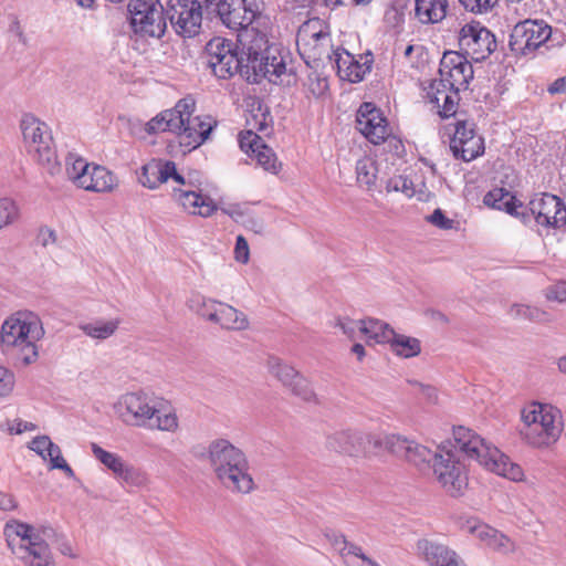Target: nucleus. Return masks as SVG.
I'll return each instance as SVG.
<instances>
[{
	"instance_id": "1",
	"label": "nucleus",
	"mask_w": 566,
	"mask_h": 566,
	"mask_svg": "<svg viewBox=\"0 0 566 566\" xmlns=\"http://www.w3.org/2000/svg\"><path fill=\"white\" fill-rule=\"evenodd\" d=\"M196 101L187 96L177 102L175 107L165 109L146 123L148 134L170 132L177 135L184 153L202 145L209 137L217 122L210 116H195Z\"/></svg>"
},
{
	"instance_id": "2",
	"label": "nucleus",
	"mask_w": 566,
	"mask_h": 566,
	"mask_svg": "<svg viewBox=\"0 0 566 566\" xmlns=\"http://www.w3.org/2000/svg\"><path fill=\"white\" fill-rule=\"evenodd\" d=\"M114 411L126 424L151 428L175 433L179 430V417L164 398L144 390L123 394L114 403Z\"/></svg>"
},
{
	"instance_id": "3",
	"label": "nucleus",
	"mask_w": 566,
	"mask_h": 566,
	"mask_svg": "<svg viewBox=\"0 0 566 566\" xmlns=\"http://www.w3.org/2000/svg\"><path fill=\"white\" fill-rule=\"evenodd\" d=\"M3 535L11 554L22 566H57L48 539L53 528L9 520Z\"/></svg>"
},
{
	"instance_id": "4",
	"label": "nucleus",
	"mask_w": 566,
	"mask_h": 566,
	"mask_svg": "<svg viewBox=\"0 0 566 566\" xmlns=\"http://www.w3.org/2000/svg\"><path fill=\"white\" fill-rule=\"evenodd\" d=\"M207 459L217 480L229 492L249 494L255 489L247 454L229 440H212L207 448Z\"/></svg>"
},
{
	"instance_id": "5",
	"label": "nucleus",
	"mask_w": 566,
	"mask_h": 566,
	"mask_svg": "<svg viewBox=\"0 0 566 566\" xmlns=\"http://www.w3.org/2000/svg\"><path fill=\"white\" fill-rule=\"evenodd\" d=\"M454 449L468 461L509 480L518 482L524 478L522 467L514 463L494 444L485 440L470 428L459 426L453 428Z\"/></svg>"
},
{
	"instance_id": "6",
	"label": "nucleus",
	"mask_w": 566,
	"mask_h": 566,
	"mask_svg": "<svg viewBox=\"0 0 566 566\" xmlns=\"http://www.w3.org/2000/svg\"><path fill=\"white\" fill-rule=\"evenodd\" d=\"M45 335L40 316L32 311L21 310L8 316L1 326V344L23 365L34 363L39 357L38 342Z\"/></svg>"
},
{
	"instance_id": "7",
	"label": "nucleus",
	"mask_w": 566,
	"mask_h": 566,
	"mask_svg": "<svg viewBox=\"0 0 566 566\" xmlns=\"http://www.w3.org/2000/svg\"><path fill=\"white\" fill-rule=\"evenodd\" d=\"M242 54L245 55L248 78L254 83L266 78L276 84L286 73L285 57L281 50L269 45L268 32L245 31L240 35Z\"/></svg>"
},
{
	"instance_id": "8",
	"label": "nucleus",
	"mask_w": 566,
	"mask_h": 566,
	"mask_svg": "<svg viewBox=\"0 0 566 566\" xmlns=\"http://www.w3.org/2000/svg\"><path fill=\"white\" fill-rule=\"evenodd\" d=\"M522 421V439L536 449L555 444L564 429L560 410L548 403H531L523 409Z\"/></svg>"
},
{
	"instance_id": "9",
	"label": "nucleus",
	"mask_w": 566,
	"mask_h": 566,
	"mask_svg": "<svg viewBox=\"0 0 566 566\" xmlns=\"http://www.w3.org/2000/svg\"><path fill=\"white\" fill-rule=\"evenodd\" d=\"M263 0H218L216 13L221 23L240 35L245 31L253 33L265 32L270 25V18L264 13Z\"/></svg>"
},
{
	"instance_id": "10",
	"label": "nucleus",
	"mask_w": 566,
	"mask_h": 566,
	"mask_svg": "<svg viewBox=\"0 0 566 566\" xmlns=\"http://www.w3.org/2000/svg\"><path fill=\"white\" fill-rule=\"evenodd\" d=\"M27 153L50 175L60 171V163L50 127L33 114H24L20 122Z\"/></svg>"
},
{
	"instance_id": "11",
	"label": "nucleus",
	"mask_w": 566,
	"mask_h": 566,
	"mask_svg": "<svg viewBox=\"0 0 566 566\" xmlns=\"http://www.w3.org/2000/svg\"><path fill=\"white\" fill-rule=\"evenodd\" d=\"M433 476L443 491L451 497H461L469 486V476L464 464L452 450L439 447L432 464Z\"/></svg>"
},
{
	"instance_id": "12",
	"label": "nucleus",
	"mask_w": 566,
	"mask_h": 566,
	"mask_svg": "<svg viewBox=\"0 0 566 566\" xmlns=\"http://www.w3.org/2000/svg\"><path fill=\"white\" fill-rule=\"evenodd\" d=\"M127 10L134 33L149 38L165 34L166 9L158 0H129Z\"/></svg>"
},
{
	"instance_id": "13",
	"label": "nucleus",
	"mask_w": 566,
	"mask_h": 566,
	"mask_svg": "<svg viewBox=\"0 0 566 566\" xmlns=\"http://www.w3.org/2000/svg\"><path fill=\"white\" fill-rule=\"evenodd\" d=\"M566 205L564 201L552 193L535 195L527 203L523 206L520 219L527 224L532 220L537 226L544 228L560 229L566 223Z\"/></svg>"
},
{
	"instance_id": "14",
	"label": "nucleus",
	"mask_w": 566,
	"mask_h": 566,
	"mask_svg": "<svg viewBox=\"0 0 566 566\" xmlns=\"http://www.w3.org/2000/svg\"><path fill=\"white\" fill-rule=\"evenodd\" d=\"M210 3L211 0H169L166 18L178 35L193 38L201 30L203 4L208 7Z\"/></svg>"
},
{
	"instance_id": "15",
	"label": "nucleus",
	"mask_w": 566,
	"mask_h": 566,
	"mask_svg": "<svg viewBox=\"0 0 566 566\" xmlns=\"http://www.w3.org/2000/svg\"><path fill=\"white\" fill-rule=\"evenodd\" d=\"M552 36V27L544 20L527 19L514 25L509 41L516 56L533 55Z\"/></svg>"
},
{
	"instance_id": "16",
	"label": "nucleus",
	"mask_w": 566,
	"mask_h": 566,
	"mask_svg": "<svg viewBox=\"0 0 566 566\" xmlns=\"http://www.w3.org/2000/svg\"><path fill=\"white\" fill-rule=\"evenodd\" d=\"M459 45L467 57L481 62L496 49L495 35L480 22L465 23L459 32Z\"/></svg>"
},
{
	"instance_id": "17",
	"label": "nucleus",
	"mask_w": 566,
	"mask_h": 566,
	"mask_svg": "<svg viewBox=\"0 0 566 566\" xmlns=\"http://www.w3.org/2000/svg\"><path fill=\"white\" fill-rule=\"evenodd\" d=\"M268 370L291 394L306 402L317 403L318 398L311 381L292 365L281 358L271 356L266 361Z\"/></svg>"
},
{
	"instance_id": "18",
	"label": "nucleus",
	"mask_w": 566,
	"mask_h": 566,
	"mask_svg": "<svg viewBox=\"0 0 566 566\" xmlns=\"http://www.w3.org/2000/svg\"><path fill=\"white\" fill-rule=\"evenodd\" d=\"M440 80L457 92L464 91L473 80L474 70L464 54L455 51L446 52L439 66Z\"/></svg>"
},
{
	"instance_id": "19",
	"label": "nucleus",
	"mask_w": 566,
	"mask_h": 566,
	"mask_svg": "<svg viewBox=\"0 0 566 566\" xmlns=\"http://www.w3.org/2000/svg\"><path fill=\"white\" fill-rule=\"evenodd\" d=\"M374 434L365 433L353 429L335 431L326 437V449L347 457H365L369 447L377 443L373 440Z\"/></svg>"
},
{
	"instance_id": "20",
	"label": "nucleus",
	"mask_w": 566,
	"mask_h": 566,
	"mask_svg": "<svg viewBox=\"0 0 566 566\" xmlns=\"http://www.w3.org/2000/svg\"><path fill=\"white\" fill-rule=\"evenodd\" d=\"M450 149L457 159L471 161L484 153V140L475 132V124L468 120H458L450 140Z\"/></svg>"
},
{
	"instance_id": "21",
	"label": "nucleus",
	"mask_w": 566,
	"mask_h": 566,
	"mask_svg": "<svg viewBox=\"0 0 566 566\" xmlns=\"http://www.w3.org/2000/svg\"><path fill=\"white\" fill-rule=\"evenodd\" d=\"M357 129L374 145L384 143L391 134L380 109L371 103H363L357 111Z\"/></svg>"
},
{
	"instance_id": "22",
	"label": "nucleus",
	"mask_w": 566,
	"mask_h": 566,
	"mask_svg": "<svg viewBox=\"0 0 566 566\" xmlns=\"http://www.w3.org/2000/svg\"><path fill=\"white\" fill-rule=\"evenodd\" d=\"M239 145L242 151L255 158L265 171L276 175L281 170L282 165L277 161L275 153L254 132L240 133Z\"/></svg>"
},
{
	"instance_id": "23",
	"label": "nucleus",
	"mask_w": 566,
	"mask_h": 566,
	"mask_svg": "<svg viewBox=\"0 0 566 566\" xmlns=\"http://www.w3.org/2000/svg\"><path fill=\"white\" fill-rule=\"evenodd\" d=\"M417 551L428 566H468L454 549L438 541L421 538Z\"/></svg>"
},
{
	"instance_id": "24",
	"label": "nucleus",
	"mask_w": 566,
	"mask_h": 566,
	"mask_svg": "<svg viewBox=\"0 0 566 566\" xmlns=\"http://www.w3.org/2000/svg\"><path fill=\"white\" fill-rule=\"evenodd\" d=\"M427 98L434 107L438 114L443 118L452 117L457 114L459 106V92L451 88L447 83L433 80L427 88Z\"/></svg>"
},
{
	"instance_id": "25",
	"label": "nucleus",
	"mask_w": 566,
	"mask_h": 566,
	"mask_svg": "<svg viewBox=\"0 0 566 566\" xmlns=\"http://www.w3.org/2000/svg\"><path fill=\"white\" fill-rule=\"evenodd\" d=\"M91 449L101 463L126 483L137 484L144 479L142 472L127 464L118 454L104 450L97 443H92Z\"/></svg>"
},
{
	"instance_id": "26",
	"label": "nucleus",
	"mask_w": 566,
	"mask_h": 566,
	"mask_svg": "<svg viewBox=\"0 0 566 566\" xmlns=\"http://www.w3.org/2000/svg\"><path fill=\"white\" fill-rule=\"evenodd\" d=\"M171 198L185 212L192 216L207 218L217 210L213 200L201 192H171Z\"/></svg>"
},
{
	"instance_id": "27",
	"label": "nucleus",
	"mask_w": 566,
	"mask_h": 566,
	"mask_svg": "<svg viewBox=\"0 0 566 566\" xmlns=\"http://www.w3.org/2000/svg\"><path fill=\"white\" fill-rule=\"evenodd\" d=\"M296 45L307 64L310 60L316 62L323 60V57L332 59L331 53L333 50L329 30L312 36L310 41L305 39L296 40Z\"/></svg>"
},
{
	"instance_id": "28",
	"label": "nucleus",
	"mask_w": 566,
	"mask_h": 566,
	"mask_svg": "<svg viewBox=\"0 0 566 566\" xmlns=\"http://www.w3.org/2000/svg\"><path fill=\"white\" fill-rule=\"evenodd\" d=\"M119 186L118 177L105 166L92 164L87 172V179L81 189L97 193H109Z\"/></svg>"
},
{
	"instance_id": "29",
	"label": "nucleus",
	"mask_w": 566,
	"mask_h": 566,
	"mask_svg": "<svg viewBox=\"0 0 566 566\" xmlns=\"http://www.w3.org/2000/svg\"><path fill=\"white\" fill-rule=\"evenodd\" d=\"M214 317L212 323L226 331L241 332L250 326L248 316L227 303H219Z\"/></svg>"
},
{
	"instance_id": "30",
	"label": "nucleus",
	"mask_w": 566,
	"mask_h": 566,
	"mask_svg": "<svg viewBox=\"0 0 566 566\" xmlns=\"http://www.w3.org/2000/svg\"><path fill=\"white\" fill-rule=\"evenodd\" d=\"M484 205L488 207L503 210L506 213L518 218L523 208L522 202L505 188H494L490 190L483 198Z\"/></svg>"
},
{
	"instance_id": "31",
	"label": "nucleus",
	"mask_w": 566,
	"mask_h": 566,
	"mask_svg": "<svg viewBox=\"0 0 566 566\" xmlns=\"http://www.w3.org/2000/svg\"><path fill=\"white\" fill-rule=\"evenodd\" d=\"M448 0H416V18L421 23H438L447 15Z\"/></svg>"
},
{
	"instance_id": "32",
	"label": "nucleus",
	"mask_w": 566,
	"mask_h": 566,
	"mask_svg": "<svg viewBox=\"0 0 566 566\" xmlns=\"http://www.w3.org/2000/svg\"><path fill=\"white\" fill-rule=\"evenodd\" d=\"M360 325L367 345L388 344L395 331L389 324L370 317L360 319Z\"/></svg>"
},
{
	"instance_id": "33",
	"label": "nucleus",
	"mask_w": 566,
	"mask_h": 566,
	"mask_svg": "<svg viewBox=\"0 0 566 566\" xmlns=\"http://www.w3.org/2000/svg\"><path fill=\"white\" fill-rule=\"evenodd\" d=\"M388 345L396 356L406 359L417 357L421 353V343L418 338L398 334L395 331Z\"/></svg>"
},
{
	"instance_id": "34",
	"label": "nucleus",
	"mask_w": 566,
	"mask_h": 566,
	"mask_svg": "<svg viewBox=\"0 0 566 566\" xmlns=\"http://www.w3.org/2000/svg\"><path fill=\"white\" fill-rule=\"evenodd\" d=\"M91 163H88L83 157L78 156L75 153H70L65 158V171L67 178L77 187L82 188L84 182L87 179V172L91 168Z\"/></svg>"
},
{
	"instance_id": "35",
	"label": "nucleus",
	"mask_w": 566,
	"mask_h": 566,
	"mask_svg": "<svg viewBox=\"0 0 566 566\" xmlns=\"http://www.w3.org/2000/svg\"><path fill=\"white\" fill-rule=\"evenodd\" d=\"M243 59H239L234 49L229 52H226L224 57H218L217 61L210 62L209 67L212 70L213 74L219 78H229L239 70L245 67L243 64Z\"/></svg>"
},
{
	"instance_id": "36",
	"label": "nucleus",
	"mask_w": 566,
	"mask_h": 566,
	"mask_svg": "<svg viewBox=\"0 0 566 566\" xmlns=\"http://www.w3.org/2000/svg\"><path fill=\"white\" fill-rule=\"evenodd\" d=\"M373 440H377V443H373L374 449H385L401 459L406 458L412 441L399 434H374Z\"/></svg>"
},
{
	"instance_id": "37",
	"label": "nucleus",
	"mask_w": 566,
	"mask_h": 566,
	"mask_svg": "<svg viewBox=\"0 0 566 566\" xmlns=\"http://www.w3.org/2000/svg\"><path fill=\"white\" fill-rule=\"evenodd\" d=\"M119 319H98L80 326L85 335L94 339H107L115 334L119 326Z\"/></svg>"
},
{
	"instance_id": "38",
	"label": "nucleus",
	"mask_w": 566,
	"mask_h": 566,
	"mask_svg": "<svg viewBox=\"0 0 566 566\" xmlns=\"http://www.w3.org/2000/svg\"><path fill=\"white\" fill-rule=\"evenodd\" d=\"M377 172L376 161L371 157L365 156L357 160L356 178L359 186L371 189L375 186Z\"/></svg>"
},
{
	"instance_id": "39",
	"label": "nucleus",
	"mask_w": 566,
	"mask_h": 566,
	"mask_svg": "<svg viewBox=\"0 0 566 566\" xmlns=\"http://www.w3.org/2000/svg\"><path fill=\"white\" fill-rule=\"evenodd\" d=\"M219 301L207 298L200 294H193L187 302L188 307L201 316L203 319L212 323L219 306Z\"/></svg>"
},
{
	"instance_id": "40",
	"label": "nucleus",
	"mask_w": 566,
	"mask_h": 566,
	"mask_svg": "<svg viewBox=\"0 0 566 566\" xmlns=\"http://www.w3.org/2000/svg\"><path fill=\"white\" fill-rule=\"evenodd\" d=\"M373 62L374 59L370 52L355 56L348 73L345 74L346 81L350 83L363 81L365 75L370 72Z\"/></svg>"
},
{
	"instance_id": "41",
	"label": "nucleus",
	"mask_w": 566,
	"mask_h": 566,
	"mask_svg": "<svg viewBox=\"0 0 566 566\" xmlns=\"http://www.w3.org/2000/svg\"><path fill=\"white\" fill-rule=\"evenodd\" d=\"M434 457L436 451H432L412 440L405 460L418 468H421L422 465L430 463L432 465L434 463Z\"/></svg>"
},
{
	"instance_id": "42",
	"label": "nucleus",
	"mask_w": 566,
	"mask_h": 566,
	"mask_svg": "<svg viewBox=\"0 0 566 566\" xmlns=\"http://www.w3.org/2000/svg\"><path fill=\"white\" fill-rule=\"evenodd\" d=\"M510 315L520 318V319H528L532 322H549L551 316L547 312L526 304H513L510 308Z\"/></svg>"
},
{
	"instance_id": "43",
	"label": "nucleus",
	"mask_w": 566,
	"mask_h": 566,
	"mask_svg": "<svg viewBox=\"0 0 566 566\" xmlns=\"http://www.w3.org/2000/svg\"><path fill=\"white\" fill-rule=\"evenodd\" d=\"M20 219V207L11 198H0V231L17 223Z\"/></svg>"
},
{
	"instance_id": "44",
	"label": "nucleus",
	"mask_w": 566,
	"mask_h": 566,
	"mask_svg": "<svg viewBox=\"0 0 566 566\" xmlns=\"http://www.w3.org/2000/svg\"><path fill=\"white\" fill-rule=\"evenodd\" d=\"M329 30L325 21L319 18H312L302 23L296 33V40L305 39L310 41L312 36Z\"/></svg>"
},
{
	"instance_id": "45",
	"label": "nucleus",
	"mask_w": 566,
	"mask_h": 566,
	"mask_svg": "<svg viewBox=\"0 0 566 566\" xmlns=\"http://www.w3.org/2000/svg\"><path fill=\"white\" fill-rule=\"evenodd\" d=\"M165 161L166 160L157 159V160H151L150 163L144 165L142 167V172L138 178L139 182L148 189H156L161 184H164L165 180L163 178H159L157 172L154 171V174H151V171H146V169H148L153 166H155L157 169L163 168L161 166L165 165Z\"/></svg>"
},
{
	"instance_id": "46",
	"label": "nucleus",
	"mask_w": 566,
	"mask_h": 566,
	"mask_svg": "<svg viewBox=\"0 0 566 566\" xmlns=\"http://www.w3.org/2000/svg\"><path fill=\"white\" fill-rule=\"evenodd\" d=\"M233 49L232 42L223 39V38H213L206 45V53L208 57V64L210 62H214L218 57H224L226 52H229Z\"/></svg>"
},
{
	"instance_id": "47",
	"label": "nucleus",
	"mask_w": 566,
	"mask_h": 566,
	"mask_svg": "<svg viewBox=\"0 0 566 566\" xmlns=\"http://www.w3.org/2000/svg\"><path fill=\"white\" fill-rule=\"evenodd\" d=\"M48 455L50 462V470L59 469L62 470L69 478L75 476L73 469L64 460L60 447L55 444L53 441L49 447Z\"/></svg>"
},
{
	"instance_id": "48",
	"label": "nucleus",
	"mask_w": 566,
	"mask_h": 566,
	"mask_svg": "<svg viewBox=\"0 0 566 566\" xmlns=\"http://www.w3.org/2000/svg\"><path fill=\"white\" fill-rule=\"evenodd\" d=\"M331 55H332V59H329V60L334 61L336 69H337L338 76L342 80L346 81L345 74L348 73L350 65L355 59V55H353L352 53H349L347 50H345L343 48H337L336 50H333Z\"/></svg>"
},
{
	"instance_id": "49",
	"label": "nucleus",
	"mask_w": 566,
	"mask_h": 566,
	"mask_svg": "<svg viewBox=\"0 0 566 566\" xmlns=\"http://www.w3.org/2000/svg\"><path fill=\"white\" fill-rule=\"evenodd\" d=\"M387 191L403 193L407 198H412L416 193L415 185L408 177L399 175L394 176L387 181Z\"/></svg>"
},
{
	"instance_id": "50",
	"label": "nucleus",
	"mask_w": 566,
	"mask_h": 566,
	"mask_svg": "<svg viewBox=\"0 0 566 566\" xmlns=\"http://www.w3.org/2000/svg\"><path fill=\"white\" fill-rule=\"evenodd\" d=\"M163 168H156L155 166L146 169V171H151V174L157 172L159 178H163L165 182H167L169 179H172L178 186L180 187L185 184L187 180L182 175H180L177 171L176 164L171 160H166L165 165L161 166Z\"/></svg>"
},
{
	"instance_id": "51",
	"label": "nucleus",
	"mask_w": 566,
	"mask_h": 566,
	"mask_svg": "<svg viewBox=\"0 0 566 566\" xmlns=\"http://www.w3.org/2000/svg\"><path fill=\"white\" fill-rule=\"evenodd\" d=\"M334 327L339 328L352 340L356 338L357 332L361 333L360 319L356 321L347 316L337 317Z\"/></svg>"
},
{
	"instance_id": "52",
	"label": "nucleus",
	"mask_w": 566,
	"mask_h": 566,
	"mask_svg": "<svg viewBox=\"0 0 566 566\" xmlns=\"http://www.w3.org/2000/svg\"><path fill=\"white\" fill-rule=\"evenodd\" d=\"M499 0H459L461 6L474 14H485L490 12Z\"/></svg>"
},
{
	"instance_id": "53",
	"label": "nucleus",
	"mask_w": 566,
	"mask_h": 566,
	"mask_svg": "<svg viewBox=\"0 0 566 566\" xmlns=\"http://www.w3.org/2000/svg\"><path fill=\"white\" fill-rule=\"evenodd\" d=\"M14 386V374L10 369L0 366V399L9 397L12 394Z\"/></svg>"
},
{
	"instance_id": "54",
	"label": "nucleus",
	"mask_w": 566,
	"mask_h": 566,
	"mask_svg": "<svg viewBox=\"0 0 566 566\" xmlns=\"http://www.w3.org/2000/svg\"><path fill=\"white\" fill-rule=\"evenodd\" d=\"M426 219L428 222L442 230H450L454 227V221L446 217L443 211L439 208Z\"/></svg>"
},
{
	"instance_id": "55",
	"label": "nucleus",
	"mask_w": 566,
	"mask_h": 566,
	"mask_svg": "<svg viewBox=\"0 0 566 566\" xmlns=\"http://www.w3.org/2000/svg\"><path fill=\"white\" fill-rule=\"evenodd\" d=\"M340 556L346 559V563L348 565L354 564L348 559L349 557L359 558L361 562L360 564L368 560V557L364 554L361 547L348 541L346 542V545L344 546Z\"/></svg>"
},
{
	"instance_id": "56",
	"label": "nucleus",
	"mask_w": 566,
	"mask_h": 566,
	"mask_svg": "<svg viewBox=\"0 0 566 566\" xmlns=\"http://www.w3.org/2000/svg\"><path fill=\"white\" fill-rule=\"evenodd\" d=\"M546 298L558 303L566 302V282H558L546 290Z\"/></svg>"
},
{
	"instance_id": "57",
	"label": "nucleus",
	"mask_w": 566,
	"mask_h": 566,
	"mask_svg": "<svg viewBox=\"0 0 566 566\" xmlns=\"http://www.w3.org/2000/svg\"><path fill=\"white\" fill-rule=\"evenodd\" d=\"M489 546L492 549H495V551H499V552L507 553V552L513 551V543H512V541L506 535H504L503 533H501L499 531L496 532V534L492 538V541L489 544Z\"/></svg>"
},
{
	"instance_id": "58",
	"label": "nucleus",
	"mask_w": 566,
	"mask_h": 566,
	"mask_svg": "<svg viewBox=\"0 0 566 566\" xmlns=\"http://www.w3.org/2000/svg\"><path fill=\"white\" fill-rule=\"evenodd\" d=\"M234 254L235 260L240 263L245 264L249 261V244L242 235H238L237 238Z\"/></svg>"
},
{
	"instance_id": "59",
	"label": "nucleus",
	"mask_w": 566,
	"mask_h": 566,
	"mask_svg": "<svg viewBox=\"0 0 566 566\" xmlns=\"http://www.w3.org/2000/svg\"><path fill=\"white\" fill-rule=\"evenodd\" d=\"M416 389L419 394H421L428 401L430 402H434L438 398V395H437V389L431 386V385H427V384H422L420 381H417V380H412V381H409Z\"/></svg>"
},
{
	"instance_id": "60",
	"label": "nucleus",
	"mask_w": 566,
	"mask_h": 566,
	"mask_svg": "<svg viewBox=\"0 0 566 566\" xmlns=\"http://www.w3.org/2000/svg\"><path fill=\"white\" fill-rule=\"evenodd\" d=\"M472 532L475 533L476 537H479L481 541L485 542L486 545L489 546L492 538L496 534L497 530H495L486 524H479V525L472 527Z\"/></svg>"
},
{
	"instance_id": "61",
	"label": "nucleus",
	"mask_w": 566,
	"mask_h": 566,
	"mask_svg": "<svg viewBox=\"0 0 566 566\" xmlns=\"http://www.w3.org/2000/svg\"><path fill=\"white\" fill-rule=\"evenodd\" d=\"M51 442L52 440L49 436H38L29 442L28 448L38 453L39 451L49 450Z\"/></svg>"
},
{
	"instance_id": "62",
	"label": "nucleus",
	"mask_w": 566,
	"mask_h": 566,
	"mask_svg": "<svg viewBox=\"0 0 566 566\" xmlns=\"http://www.w3.org/2000/svg\"><path fill=\"white\" fill-rule=\"evenodd\" d=\"M9 32L11 34H13L21 44L27 45V43H28L27 36H25L23 28L17 17H14L13 20L11 21V23L9 25Z\"/></svg>"
},
{
	"instance_id": "63",
	"label": "nucleus",
	"mask_w": 566,
	"mask_h": 566,
	"mask_svg": "<svg viewBox=\"0 0 566 566\" xmlns=\"http://www.w3.org/2000/svg\"><path fill=\"white\" fill-rule=\"evenodd\" d=\"M18 507V503L12 494L0 491V511L10 512Z\"/></svg>"
},
{
	"instance_id": "64",
	"label": "nucleus",
	"mask_w": 566,
	"mask_h": 566,
	"mask_svg": "<svg viewBox=\"0 0 566 566\" xmlns=\"http://www.w3.org/2000/svg\"><path fill=\"white\" fill-rule=\"evenodd\" d=\"M9 429L11 433L21 434L25 431H34L36 426L32 422L17 419Z\"/></svg>"
}]
</instances>
